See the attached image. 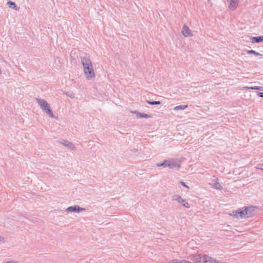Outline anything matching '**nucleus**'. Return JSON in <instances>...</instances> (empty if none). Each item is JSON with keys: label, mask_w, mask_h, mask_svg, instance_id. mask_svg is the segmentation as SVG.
Returning <instances> with one entry per match:
<instances>
[{"label": "nucleus", "mask_w": 263, "mask_h": 263, "mask_svg": "<svg viewBox=\"0 0 263 263\" xmlns=\"http://www.w3.org/2000/svg\"><path fill=\"white\" fill-rule=\"evenodd\" d=\"M170 263H192L186 260L173 259Z\"/></svg>", "instance_id": "14"}, {"label": "nucleus", "mask_w": 263, "mask_h": 263, "mask_svg": "<svg viewBox=\"0 0 263 263\" xmlns=\"http://www.w3.org/2000/svg\"><path fill=\"white\" fill-rule=\"evenodd\" d=\"M256 168L261 170H263V164H257Z\"/></svg>", "instance_id": "22"}, {"label": "nucleus", "mask_w": 263, "mask_h": 263, "mask_svg": "<svg viewBox=\"0 0 263 263\" xmlns=\"http://www.w3.org/2000/svg\"><path fill=\"white\" fill-rule=\"evenodd\" d=\"M245 89H254V90H263V87L261 86H254V87H248L246 86L243 87Z\"/></svg>", "instance_id": "17"}, {"label": "nucleus", "mask_w": 263, "mask_h": 263, "mask_svg": "<svg viewBox=\"0 0 263 263\" xmlns=\"http://www.w3.org/2000/svg\"><path fill=\"white\" fill-rule=\"evenodd\" d=\"M194 263H214L215 259L208 255L198 254L194 256Z\"/></svg>", "instance_id": "4"}, {"label": "nucleus", "mask_w": 263, "mask_h": 263, "mask_svg": "<svg viewBox=\"0 0 263 263\" xmlns=\"http://www.w3.org/2000/svg\"><path fill=\"white\" fill-rule=\"evenodd\" d=\"M255 207L253 206H244L235 211L234 216L237 218H247L254 214Z\"/></svg>", "instance_id": "2"}, {"label": "nucleus", "mask_w": 263, "mask_h": 263, "mask_svg": "<svg viewBox=\"0 0 263 263\" xmlns=\"http://www.w3.org/2000/svg\"><path fill=\"white\" fill-rule=\"evenodd\" d=\"M187 105H178V106H175L174 107V109L175 110H183V109H185L186 108H187Z\"/></svg>", "instance_id": "18"}, {"label": "nucleus", "mask_w": 263, "mask_h": 263, "mask_svg": "<svg viewBox=\"0 0 263 263\" xmlns=\"http://www.w3.org/2000/svg\"><path fill=\"white\" fill-rule=\"evenodd\" d=\"M180 165L178 162L174 159L168 160V167L173 169L175 167L179 168Z\"/></svg>", "instance_id": "9"}, {"label": "nucleus", "mask_w": 263, "mask_h": 263, "mask_svg": "<svg viewBox=\"0 0 263 263\" xmlns=\"http://www.w3.org/2000/svg\"><path fill=\"white\" fill-rule=\"evenodd\" d=\"M134 112L136 114L137 117L140 118H147L151 117L150 115L145 113L139 112L136 111H134Z\"/></svg>", "instance_id": "12"}, {"label": "nucleus", "mask_w": 263, "mask_h": 263, "mask_svg": "<svg viewBox=\"0 0 263 263\" xmlns=\"http://www.w3.org/2000/svg\"><path fill=\"white\" fill-rule=\"evenodd\" d=\"M81 61L83 66L86 78L88 80H93L95 78V73L90 60L86 57H81Z\"/></svg>", "instance_id": "1"}, {"label": "nucleus", "mask_w": 263, "mask_h": 263, "mask_svg": "<svg viewBox=\"0 0 263 263\" xmlns=\"http://www.w3.org/2000/svg\"><path fill=\"white\" fill-rule=\"evenodd\" d=\"M250 39L252 43H258L263 42V35L255 37L251 36L250 37Z\"/></svg>", "instance_id": "11"}, {"label": "nucleus", "mask_w": 263, "mask_h": 263, "mask_svg": "<svg viewBox=\"0 0 263 263\" xmlns=\"http://www.w3.org/2000/svg\"><path fill=\"white\" fill-rule=\"evenodd\" d=\"M257 95L258 97L263 98V92H257Z\"/></svg>", "instance_id": "24"}, {"label": "nucleus", "mask_w": 263, "mask_h": 263, "mask_svg": "<svg viewBox=\"0 0 263 263\" xmlns=\"http://www.w3.org/2000/svg\"><path fill=\"white\" fill-rule=\"evenodd\" d=\"M215 182L213 184V187L215 189L221 190L222 189V185L217 181V180H215Z\"/></svg>", "instance_id": "13"}, {"label": "nucleus", "mask_w": 263, "mask_h": 263, "mask_svg": "<svg viewBox=\"0 0 263 263\" xmlns=\"http://www.w3.org/2000/svg\"><path fill=\"white\" fill-rule=\"evenodd\" d=\"M67 96L70 98L71 99H74V95L73 93H65Z\"/></svg>", "instance_id": "21"}, {"label": "nucleus", "mask_w": 263, "mask_h": 263, "mask_svg": "<svg viewBox=\"0 0 263 263\" xmlns=\"http://www.w3.org/2000/svg\"><path fill=\"white\" fill-rule=\"evenodd\" d=\"M85 209L83 208H81L79 205H74L71 206H69L67 209H65V211L67 213H80L83 211H85Z\"/></svg>", "instance_id": "6"}, {"label": "nucleus", "mask_w": 263, "mask_h": 263, "mask_svg": "<svg viewBox=\"0 0 263 263\" xmlns=\"http://www.w3.org/2000/svg\"><path fill=\"white\" fill-rule=\"evenodd\" d=\"M247 53H248V54H254L256 56H261V55H262V54H261V53H259L258 52H256L255 50H247Z\"/></svg>", "instance_id": "16"}, {"label": "nucleus", "mask_w": 263, "mask_h": 263, "mask_svg": "<svg viewBox=\"0 0 263 263\" xmlns=\"http://www.w3.org/2000/svg\"><path fill=\"white\" fill-rule=\"evenodd\" d=\"M60 143L70 150L74 151L76 149V147L74 145L73 143L68 142L67 140H63V141L60 142Z\"/></svg>", "instance_id": "10"}, {"label": "nucleus", "mask_w": 263, "mask_h": 263, "mask_svg": "<svg viewBox=\"0 0 263 263\" xmlns=\"http://www.w3.org/2000/svg\"><path fill=\"white\" fill-rule=\"evenodd\" d=\"M147 103L148 104L150 105H159L161 104V102L160 101H147Z\"/></svg>", "instance_id": "20"}, {"label": "nucleus", "mask_w": 263, "mask_h": 263, "mask_svg": "<svg viewBox=\"0 0 263 263\" xmlns=\"http://www.w3.org/2000/svg\"><path fill=\"white\" fill-rule=\"evenodd\" d=\"M173 199L178 203L181 204L183 206L187 209L190 208V206L189 203L184 200L180 195H175L173 196Z\"/></svg>", "instance_id": "5"}, {"label": "nucleus", "mask_w": 263, "mask_h": 263, "mask_svg": "<svg viewBox=\"0 0 263 263\" xmlns=\"http://www.w3.org/2000/svg\"><path fill=\"white\" fill-rule=\"evenodd\" d=\"M180 184H181L182 185H183V186H184L185 187H186V188H187V189H189V186H187V185H186V184H185L184 182L180 181Z\"/></svg>", "instance_id": "23"}, {"label": "nucleus", "mask_w": 263, "mask_h": 263, "mask_svg": "<svg viewBox=\"0 0 263 263\" xmlns=\"http://www.w3.org/2000/svg\"><path fill=\"white\" fill-rule=\"evenodd\" d=\"M228 7L231 10H234L238 6L239 0H227Z\"/></svg>", "instance_id": "7"}, {"label": "nucleus", "mask_w": 263, "mask_h": 263, "mask_svg": "<svg viewBox=\"0 0 263 263\" xmlns=\"http://www.w3.org/2000/svg\"><path fill=\"white\" fill-rule=\"evenodd\" d=\"M7 5H8V6L10 8H13V9H14L15 10H17V7L16 6V5L14 3H13L12 2H8L7 3Z\"/></svg>", "instance_id": "15"}, {"label": "nucleus", "mask_w": 263, "mask_h": 263, "mask_svg": "<svg viewBox=\"0 0 263 263\" xmlns=\"http://www.w3.org/2000/svg\"><path fill=\"white\" fill-rule=\"evenodd\" d=\"M35 99L43 111H44L50 117L52 118H57L50 109V105L46 100L40 98H36Z\"/></svg>", "instance_id": "3"}, {"label": "nucleus", "mask_w": 263, "mask_h": 263, "mask_svg": "<svg viewBox=\"0 0 263 263\" xmlns=\"http://www.w3.org/2000/svg\"><path fill=\"white\" fill-rule=\"evenodd\" d=\"M181 33L182 35L185 37L193 36V33L186 25H184L183 26L182 29L181 30Z\"/></svg>", "instance_id": "8"}, {"label": "nucleus", "mask_w": 263, "mask_h": 263, "mask_svg": "<svg viewBox=\"0 0 263 263\" xmlns=\"http://www.w3.org/2000/svg\"><path fill=\"white\" fill-rule=\"evenodd\" d=\"M157 165L158 166H163L164 167H168V160H164L162 163H158Z\"/></svg>", "instance_id": "19"}]
</instances>
